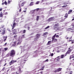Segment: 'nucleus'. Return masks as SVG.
<instances>
[{
    "instance_id": "f257e3e1",
    "label": "nucleus",
    "mask_w": 74,
    "mask_h": 74,
    "mask_svg": "<svg viewBox=\"0 0 74 74\" xmlns=\"http://www.w3.org/2000/svg\"><path fill=\"white\" fill-rule=\"evenodd\" d=\"M19 19L18 18H16L15 20L14 21V22L13 23V25L12 26V29H14L15 27V25H16V23L17 24L18 23V22L19 21Z\"/></svg>"
},
{
    "instance_id": "f03ea898",
    "label": "nucleus",
    "mask_w": 74,
    "mask_h": 74,
    "mask_svg": "<svg viewBox=\"0 0 74 74\" xmlns=\"http://www.w3.org/2000/svg\"><path fill=\"white\" fill-rule=\"evenodd\" d=\"M22 38H19L17 41L16 42V43H17V45H19L21 44L22 42Z\"/></svg>"
},
{
    "instance_id": "7ed1b4c3",
    "label": "nucleus",
    "mask_w": 74,
    "mask_h": 74,
    "mask_svg": "<svg viewBox=\"0 0 74 74\" xmlns=\"http://www.w3.org/2000/svg\"><path fill=\"white\" fill-rule=\"evenodd\" d=\"M40 36H41V34H37L36 35V38H35L34 40L35 41H37V40L40 38Z\"/></svg>"
},
{
    "instance_id": "20e7f679",
    "label": "nucleus",
    "mask_w": 74,
    "mask_h": 74,
    "mask_svg": "<svg viewBox=\"0 0 74 74\" xmlns=\"http://www.w3.org/2000/svg\"><path fill=\"white\" fill-rule=\"evenodd\" d=\"M15 51H14V50H12L11 51L10 54V56H13L15 55Z\"/></svg>"
},
{
    "instance_id": "39448f33",
    "label": "nucleus",
    "mask_w": 74,
    "mask_h": 74,
    "mask_svg": "<svg viewBox=\"0 0 74 74\" xmlns=\"http://www.w3.org/2000/svg\"><path fill=\"white\" fill-rule=\"evenodd\" d=\"M0 32L2 33V35H4L5 32V29L4 28L1 30Z\"/></svg>"
},
{
    "instance_id": "423d86ee",
    "label": "nucleus",
    "mask_w": 74,
    "mask_h": 74,
    "mask_svg": "<svg viewBox=\"0 0 74 74\" xmlns=\"http://www.w3.org/2000/svg\"><path fill=\"white\" fill-rule=\"evenodd\" d=\"M55 19V17H51L49 18L47 21L48 22H51V21H53Z\"/></svg>"
},
{
    "instance_id": "0eeeda50",
    "label": "nucleus",
    "mask_w": 74,
    "mask_h": 74,
    "mask_svg": "<svg viewBox=\"0 0 74 74\" xmlns=\"http://www.w3.org/2000/svg\"><path fill=\"white\" fill-rule=\"evenodd\" d=\"M62 70V68H59L57 70L54 71V73H57V72H59V71H61Z\"/></svg>"
},
{
    "instance_id": "6e6552de",
    "label": "nucleus",
    "mask_w": 74,
    "mask_h": 74,
    "mask_svg": "<svg viewBox=\"0 0 74 74\" xmlns=\"http://www.w3.org/2000/svg\"><path fill=\"white\" fill-rule=\"evenodd\" d=\"M69 50L67 51V52L66 53V54L67 55V54H69L70 53V52H71V51H72V50L71 49H70V48H68Z\"/></svg>"
},
{
    "instance_id": "1a4fd4ad",
    "label": "nucleus",
    "mask_w": 74,
    "mask_h": 74,
    "mask_svg": "<svg viewBox=\"0 0 74 74\" xmlns=\"http://www.w3.org/2000/svg\"><path fill=\"white\" fill-rule=\"evenodd\" d=\"M15 62H16V60H12L9 63L10 65H11L12 64H13V63H15Z\"/></svg>"
},
{
    "instance_id": "9d476101",
    "label": "nucleus",
    "mask_w": 74,
    "mask_h": 74,
    "mask_svg": "<svg viewBox=\"0 0 74 74\" xmlns=\"http://www.w3.org/2000/svg\"><path fill=\"white\" fill-rule=\"evenodd\" d=\"M51 38L52 39V41H54V42H56L57 41H58V39L55 38Z\"/></svg>"
},
{
    "instance_id": "9b49d317",
    "label": "nucleus",
    "mask_w": 74,
    "mask_h": 74,
    "mask_svg": "<svg viewBox=\"0 0 74 74\" xmlns=\"http://www.w3.org/2000/svg\"><path fill=\"white\" fill-rule=\"evenodd\" d=\"M51 42H52V41L51 40L48 41V43L47 44V45H51Z\"/></svg>"
},
{
    "instance_id": "f8f14e48",
    "label": "nucleus",
    "mask_w": 74,
    "mask_h": 74,
    "mask_svg": "<svg viewBox=\"0 0 74 74\" xmlns=\"http://www.w3.org/2000/svg\"><path fill=\"white\" fill-rule=\"evenodd\" d=\"M13 34H16L17 33L16 30V29H14L13 31Z\"/></svg>"
},
{
    "instance_id": "ddd939ff",
    "label": "nucleus",
    "mask_w": 74,
    "mask_h": 74,
    "mask_svg": "<svg viewBox=\"0 0 74 74\" xmlns=\"http://www.w3.org/2000/svg\"><path fill=\"white\" fill-rule=\"evenodd\" d=\"M3 38L4 39V42H5V41L6 40H7V36H3Z\"/></svg>"
},
{
    "instance_id": "4468645a",
    "label": "nucleus",
    "mask_w": 74,
    "mask_h": 74,
    "mask_svg": "<svg viewBox=\"0 0 74 74\" xmlns=\"http://www.w3.org/2000/svg\"><path fill=\"white\" fill-rule=\"evenodd\" d=\"M66 56H67V54H65L64 56V55H62L61 56V58L63 59V58H64V56L65 57Z\"/></svg>"
},
{
    "instance_id": "2eb2a0df",
    "label": "nucleus",
    "mask_w": 74,
    "mask_h": 74,
    "mask_svg": "<svg viewBox=\"0 0 74 74\" xmlns=\"http://www.w3.org/2000/svg\"><path fill=\"white\" fill-rule=\"evenodd\" d=\"M65 15L64 17L65 18V19H66V18H67L68 17V14L67 13L66 14H65Z\"/></svg>"
},
{
    "instance_id": "dca6fc26",
    "label": "nucleus",
    "mask_w": 74,
    "mask_h": 74,
    "mask_svg": "<svg viewBox=\"0 0 74 74\" xmlns=\"http://www.w3.org/2000/svg\"><path fill=\"white\" fill-rule=\"evenodd\" d=\"M59 27V24L57 23V24H56L54 25V27Z\"/></svg>"
},
{
    "instance_id": "f3484780",
    "label": "nucleus",
    "mask_w": 74,
    "mask_h": 74,
    "mask_svg": "<svg viewBox=\"0 0 74 74\" xmlns=\"http://www.w3.org/2000/svg\"><path fill=\"white\" fill-rule=\"evenodd\" d=\"M21 51L22 52H23V51H25L26 50V49H24L23 50V49H22V48H23V46H21L20 47V48H21Z\"/></svg>"
},
{
    "instance_id": "a211bd4d",
    "label": "nucleus",
    "mask_w": 74,
    "mask_h": 74,
    "mask_svg": "<svg viewBox=\"0 0 74 74\" xmlns=\"http://www.w3.org/2000/svg\"><path fill=\"white\" fill-rule=\"evenodd\" d=\"M36 17H37L36 21H38V20L39 19V18H40V16H37Z\"/></svg>"
},
{
    "instance_id": "6ab92c4d",
    "label": "nucleus",
    "mask_w": 74,
    "mask_h": 74,
    "mask_svg": "<svg viewBox=\"0 0 74 74\" xmlns=\"http://www.w3.org/2000/svg\"><path fill=\"white\" fill-rule=\"evenodd\" d=\"M72 11H73V10H69V11L68 12V14H71V12H72Z\"/></svg>"
},
{
    "instance_id": "aec40b11",
    "label": "nucleus",
    "mask_w": 74,
    "mask_h": 74,
    "mask_svg": "<svg viewBox=\"0 0 74 74\" xmlns=\"http://www.w3.org/2000/svg\"><path fill=\"white\" fill-rule=\"evenodd\" d=\"M25 28H27L28 27V24H26L25 26Z\"/></svg>"
},
{
    "instance_id": "412c9836",
    "label": "nucleus",
    "mask_w": 74,
    "mask_h": 74,
    "mask_svg": "<svg viewBox=\"0 0 74 74\" xmlns=\"http://www.w3.org/2000/svg\"><path fill=\"white\" fill-rule=\"evenodd\" d=\"M48 34V32H45L44 33L43 36H46V34Z\"/></svg>"
},
{
    "instance_id": "4be33fe9",
    "label": "nucleus",
    "mask_w": 74,
    "mask_h": 74,
    "mask_svg": "<svg viewBox=\"0 0 74 74\" xmlns=\"http://www.w3.org/2000/svg\"><path fill=\"white\" fill-rule=\"evenodd\" d=\"M0 16L1 17H3V13L2 12H1L0 13Z\"/></svg>"
},
{
    "instance_id": "5701e85b",
    "label": "nucleus",
    "mask_w": 74,
    "mask_h": 74,
    "mask_svg": "<svg viewBox=\"0 0 74 74\" xmlns=\"http://www.w3.org/2000/svg\"><path fill=\"white\" fill-rule=\"evenodd\" d=\"M54 30H58V28L57 27H56L53 28Z\"/></svg>"
},
{
    "instance_id": "b1692460",
    "label": "nucleus",
    "mask_w": 74,
    "mask_h": 74,
    "mask_svg": "<svg viewBox=\"0 0 74 74\" xmlns=\"http://www.w3.org/2000/svg\"><path fill=\"white\" fill-rule=\"evenodd\" d=\"M56 34H55V35L53 36L52 38H55L56 37Z\"/></svg>"
},
{
    "instance_id": "393cba45",
    "label": "nucleus",
    "mask_w": 74,
    "mask_h": 74,
    "mask_svg": "<svg viewBox=\"0 0 74 74\" xmlns=\"http://www.w3.org/2000/svg\"><path fill=\"white\" fill-rule=\"evenodd\" d=\"M33 5V2H31L29 5L31 6L32 5Z\"/></svg>"
},
{
    "instance_id": "a878e982",
    "label": "nucleus",
    "mask_w": 74,
    "mask_h": 74,
    "mask_svg": "<svg viewBox=\"0 0 74 74\" xmlns=\"http://www.w3.org/2000/svg\"><path fill=\"white\" fill-rule=\"evenodd\" d=\"M16 44V42H14V44L13 45V47H15V44Z\"/></svg>"
},
{
    "instance_id": "bb28decb",
    "label": "nucleus",
    "mask_w": 74,
    "mask_h": 74,
    "mask_svg": "<svg viewBox=\"0 0 74 74\" xmlns=\"http://www.w3.org/2000/svg\"><path fill=\"white\" fill-rule=\"evenodd\" d=\"M67 5H64L61 7H62V8H64V7H67Z\"/></svg>"
},
{
    "instance_id": "cd10ccee",
    "label": "nucleus",
    "mask_w": 74,
    "mask_h": 74,
    "mask_svg": "<svg viewBox=\"0 0 74 74\" xmlns=\"http://www.w3.org/2000/svg\"><path fill=\"white\" fill-rule=\"evenodd\" d=\"M48 28H49V26H48L47 27L45 28V29H48Z\"/></svg>"
},
{
    "instance_id": "c85d7f7f",
    "label": "nucleus",
    "mask_w": 74,
    "mask_h": 74,
    "mask_svg": "<svg viewBox=\"0 0 74 74\" xmlns=\"http://www.w3.org/2000/svg\"><path fill=\"white\" fill-rule=\"evenodd\" d=\"M72 57H70L69 58V59H70V60H71V58H74V56H73V55H72Z\"/></svg>"
},
{
    "instance_id": "c756f323",
    "label": "nucleus",
    "mask_w": 74,
    "mask_h": 74,
    "mask_svg": "<svg viewBox=\"0 0 74 74\" xmlns=\"http://www.w3.org/2000/svg\"><path fill=\"white\" fill-rule=\"evenodd\" d=\"M23 33H26V30H24L23 31Z\"/></svg>"
},
{
    "instance_id": "7c9ffc66",
    "label": "nucleus",
    "mask_w": 74,
    "mask_h": 74,
    "mask_svg": "<svg viewBox=\"0 0 74 74\" xmlns=\"http://www.w3.org/2000/svg\"><path fill=\"white\" fill-rule=\"evenodd\" d=\"M39 3H40V1H37L36 3V4H39Z\"/></svg>"
},
{
    "instance_id": "2f4dec72",
    "label": "nucleus",
    "mask_w": 74,
    "mask_h": 74,
    "mask_svg": "<svg viewBox=\"0 0 74 74\" xmlns=\"http://www.w3.org/2000/svg\"><path fill=\"white\" fill-rule=\"evenodd\" d=\"M23 15H22V16H21V19H24V18L22 17H23Z\"/></svg>"
},
{
    "instance_id": "473e14b6",
    "label": "nucleus",
    "mask_w": 74,
    "mask_h": 74,
    "mask_svg": "<svg viewBox=\"0 0 74 74\" xmlns=\"http://www.w3.org/2000/svg\"><path fill=\"white\" fill-rule=\"evenodd\" d=\"M19 31V29H16V32H17L18 33Z\"/></svg>"
},
{
    "instance_id": "72a5a7b5",
    "label": "nucleus",
    "mask_w": 74,
    "mask_h": 74,
    "mask_svg": "<svg viewBox=\"0 0 74 74\" xmlns=\"http://www.w3.org/2000/svg\"><path fill=\"white\" fill-rule=\"evenodd\" d=\"M4 49H5V51H7V50L8 49V48H4Z\"/></svg>"
},
{
    "instance_id": "f704fd0d",
    "label": "nucleus",
    "mask_w": 74,
    "mask_h": 74,
    "mask_svg": "<svg viewBox=\"0 0 74 74\" xmlns=\"http://www.w3.org/2000/svg\"><path fill=\"white\" fill-rule=\"evenodd\" d=\"M60 58H58L57 59V61H59V60H60Z\"/></svg>"
},
{
    "instance_id": "c9c22d12",
    "label": "nucleus",
    "mask_w": 74,
    "mask_h": 74,
    "mask_svg": "<svg viewBox=\"0 0 74 74\" xmlns=\"http://www.w3.org/2000/svg\"><path fill=\"white\" fill-rule=\"evenodd\" d=\"M4 4L5 5H7V3L6 1H5Z\"/></svg>"
},
{
    "instance_id": "e433bc0d",
    "label": "nucleus",
    "mask_w": 74,
    "mask_h": 74,
    "mask_svg": "<svg viewBox=\"0 0 74 74\" xmlns=\"http://www.w3.org/2000/svg\"><path fill=\"white\" fill-rule=\"evenodd\" d=\"M25 35H23L22 36V38H25Z\"/></svg>"
},
{
    "instance_id": "4c0bfd02",
    "label": "nucleus",
    "mask_w": 74,
    "mask_h": 74,
    "mask_svg": "<svg viewBox=\"0 0 74 74\" xmlns=\"http://www.w3.org/2000/svg\"><path fill=\"white\" fill-rule=\"evenodd\" d=\"M40 71H42V70H44V69L41 68L40 69Z\"/></svg>"
},
{
    "instance_id": "58836bf2",
    "label": "nucleus",
    "mask_w": 74,
    "mask_h": 74,
    "mask_svg": "<svg viewBox=\"0 0 74 74\" xmlns=\"http://www.w3.org/2000/svg\"><path fill=\"white\" fill-rule=\"evenodd\" d=\"M19 71H20V73H22V72H23V71H21L20 69H19Z\"/></svg>"
},
{
    "instance_id": "ea45409f",
    "label": "nucleus",
    "mask_w": 74,
    "mask_h": 74,
    "mask_svg": "<svg viewBox=\"0 0 74 74\" xmlns=\"http://www.w3.org/2000/svg\"><path fill=\"white\" fill-rule=\"evenodd\" d=\"M7 43H5V44H4V46H6V45H7Z\"/></svg>"
},
{
    "instance_id": "a19ab883",
    "label": "nucleus",
    "mask_w": 74,
    "mask_h": 74,
    "mask_svg": "<svg viewBox=\"0 0 74 74\" xmlns=\"http://www.w3.org/2000/svg\"><path fill=\"white\" fill-rule=\"evenodd\" d=\"M35 10H32V13H33V14H34V12H35V11H35Z\"/></svg>"
},
{
    "instance_id": "79ce46f5",
    "label": "nucleus",
    "mask_w": 74,
    "mask_h": 74,
    "mask_svg": "<svg viewBox=\"0 0 74 74\" xmlns=\"http://www.w3.org/2000/svg\"><path fill=\"white\" fill-rule=\"evenodd\" d=\"M56 37L57 38H59V35H56Z\"/></svg>"
},
{
    "instance_id": "37998d69",
    "label": "nucleus",
    "mask_w": 74,
    "mask_h": 74,
    "mask_svg": "<svg viewBox=\"0 0 74 74\" xmlns=\"http://www.w3.org/2000/svg\"><path fill=\"white\" fill-rule=\"evenodd\" d=\"M16 37H17V35L14 36V38H16Z\"/></svg>"
},
{
    "instance_id": "c03bdc74",
    "label": "nucleus",
    "mask_w": 74,
    "mask_h": 74,
    "mask_svg": "<svg viewBox=\"0 0 74 74\" xmlns=\"http://www.w3.org/2000/svg\"><path fill=\"white\" fill-rule=\"evenodd\" d=\"M39 10H40V9L39 8L36 9V11H39Z\"/></svg>"
},
{
    "instance_id": "a18cd8bd",
    "label": "nucleus",
    "mask_w": 74,
    "mask_h": 74,
    "mask_svg": "<svg viewBox=\"0 0 74 74\" xmlns=\"http://www.w3.org/2000/svg\"><path fill=\"white\" fill-rule=\"evenodd\" d=\"M11 1H8V4H10V2H11Z\"/></svg>"
},
{
    "instance_id": "49530a36",
    "label": "nucleus",
    "mask_w": 74,
    "mask_h": 74,
    "mask_svg": "<svg viewBox=\"0 0 74 74\" xmlns=\"http://www.w3.org/2000/svg\"><path fill=\"white\" fill-rule=\"evenodd\" d=\"M70 42L71 41V42H73L74 41V40H69Z\"/></svg>"
},
{
    "instance_id": "de8ad7c7",
    "label": "nucleus",
    "mask_w": 74,
    "mask_h": 74,
    "mask_svg": "<svg viewBox=\"0 0 74 74\" xmlns=\"http://www.w3.org/2000/svg\"><path fill=\"white\" fill-rule=\"evenodd\" d=\"M53 56V53H52L51 54V56Z\"/></svg>"
},
{
    "instance_id": "09e8293b",
    "label": "nucleus",
    "mask_w": 74,
    "mask_h": 74,
    "mask_svg": "<svg viewBox=\"0 0 74 74\" xmlns=\"http://www.w3.org/2000/svg\"><path fill=\"white\" fill-rule=\"evenodd\" d=\"M5 70V67H4L2 69L3 71H4Z\"/></svg>"
},
{
    "instance_id": "8fccbe9b",
    "label": "nucleus",
    "mask_w": 74,
    "mask_h": 74,
    "mask_svg": "<svg viewBox=\"0 0 74 74\" xmlns=\"http://www.w3.org/2000/svg\"><path fill=\"white\" fill-rule=\"evenodd\" d=\"M24 3H22L21 4V6H23V4Z\"/></svg>"
},
{
    "instance_id": "3c124183",
    "label": "nucleus",
    "mask_w": 74,
    "mask_h": 74,
    "mask_svg": "<svg viewBox=\"0 0 74 74\" xmlns=\"http://www.w3.org/2000/svg\"><path fill=\"white\" fill-rule=\"evenodd\" d=\"M42 71H41L40 72L38 73V74L39 73H41V74H42Z\"/></svg>"
},
{
    "instance_id": "603ef678",
    "label": "nucleus",
    "mask_w": 74,
    "mask_h": 74,
    "mask_svg": "<svg viewBox=\"0 0 74 74\" xmlns=\"http://www.w3.org/2000/svg\"><path fill=\"white\" fill-rule=\"evenodd\" d=\"M0 11H2V8H0Z\"/></svg>"
},
{
    "instance_id": "864d4df0",
    "label": "nucleus",
    "mask_w": 74,
    "mask_h": 74,
    "mask_svg": "<svg viewBox=\"0 0 74 74\" xmlns=\"http://www.w3.org/2000/svg\"><path fill=\"white\" fill-rule=\"evenodd\" d=\"M7 14H8V13H7V12H5V15H7Z\"/></svg>"
},
{
    "instance_id": "5fc2aeb1",
    "label": "nucleus",
    "mask_w": 74,
    "mask_h": 74,
    "mask_svg": "<svg viewBox=\"0 0 74 74\" xmlns=\"http://www.w3.org/2000/svg\"><path fill=\"white\" fill-rule=\"evenodd\" d=\"M23 12H26V10H24L23 11Z\"/></svg>"
},
{
    "instance_id": "6e6d98bb",
    "label": "nucleus",
    "mask_w": 74,
    "mask_h": 74,
    "mask_svg": "<svg viewBox=\"0 0 74 74\" xmlns=\"http://www.w3.org/2000/svg\"><path fill=\"white\" fill-rule=\"evenodd\" d=\"M45 67L44 66H43V67H42V69H43V70H44V68H45Z\"/></svg>"
},
{
    "instance_id": "4d7b16f0",
    "label": "nucleus",
    "mask_w": 74,
    "mask_h": 74,
    "mask_svg": "<svg viewBox=\"0 0 74 74\" xmlns=\"http://www.w3.org/2000/svg\"><path fill=\"white\" fill-rule=\"evenodd\" d=\"M6 64H7V63H5V64L4 65V66H6Z\"/></svg>"
},
{
    "instance_id": "13d9d810",
    "label": "nucleus",
    "mask_w": 74,
    "mask_h": 74,
    "mask_svg": "<svg viewBox=\"0 0 74 74\" xmlns=\"http://www.w3.org/2000/svg\"><path fill=\"white\" fill-rule=\"evenodd\" d=\"M74 42H72L71 44H74Z\"/></svg>"
},
{
    "instance_id": "bf43d9fd",
    "label": "nucleus",
    "mask_w": 74,
    "mask_h": 74,
    "mask_svg": "<svg viewBox=\"0 0 74 74\" xmlns=\"http://www.w3.org/2000/svg\"><path fill=\"white\" fill-rule=\"evenodd\" d=\"M62 4H64V5H66V4H65V3H62Z\"/></svg>"
},
{
    "instance_id": "052dcab7",
    "label": "nucleus",
    "mask_w": 74,
    "mask_h": 74,
    "mask_svg": "<svg viewBox=\"0 0 74 74\" xmlns=\"http://www.w3.org/2000/svg\"><path fill=\"white\" fill-rule=\"evenodd\" d=\"M46 61H48V59H47V60H45V62H46Z\"/></svg>"
},
{
    "instance_id": "680f3d73",
    "label": "nucleus",
    "mask_w": 74,
    "mask_h": 74,
    "mask_svg": "<svg viewBox=\"0 0 74 74\" xmlns=\"http://www.w3.org/2000/svg\"><path fill=\"white\" fill-rule=\"evenodd\" d=\"M72 25V26H73V27H74V24H73Z\"/></svg>"
},
{
    "instance_id": "e2e57ef3",
    "label": "nucleus",
    "mask_w": 74,
    "mask_h": 74,
    "mask_svg": "<svg viewBox=\"0 0 74 74\" xmlns=\"http://www.w3.org/2000/svg\"><path fill=\"white\" fill-rule=\"evenodd\" d=\"M19 11H20V12H21V9H20Z\"/></svg>"
},
{
    "instance_id": "0e129e2a",
    "label": "nucleus",
    "mask_w": 74,
    "mask_h": 74,
    "mask_svg": "<svg viewBox=\"0 0 74 74\" xmlns=\"http://www.w3.org/2000/svg\"><path fill=\"white\" fill-rule=\"evenodd\" d=\"M8 31H9V32H10V31H11V30H10V29H9V30H8Z\"/></svg>"
},
{
    "instance_id": "69168bd1",
    "label": "nucleus",
    "mask_w": 74,
    "mask_h": 74,
    "mask_svg": "<svg viewBox=\"0 0 74 74\" xmlns=\"http://www.w3.org/2000/svg\"><path fill=\"white\" fill-rule=\"evenodd\" d=\"M23 61H27V60H23Z\"/></svg>"
},
{
    "instance_id": "338daca9",
    "label": "nucleus",
    "mask_w": 74,
    "mask_h": 74,
    "mask_svg": "<svg viewBox=\"0 0 74 74\" xmlns=\"http://www.w3.org/2000/svg\"><path fill=\"white\" fill-rule=\"evenodd\" d=\"M2 5H4V3H3L2 4Z\"/></svg>"
},
{
    "instance_id": "774afa93",
    "label": "nucleus",
    "mask_w": 74,
    "mask_h": 74,
    "mask_svg": "<svg viewBox=\"0 0 74 74\" xmlns=\"http://www.w3.org/2000/svg\"><path fill=\"white\" fill-rule=\"evenodd\" d=\"M74 18H73V19H72V21H74Z\"/></svg>"
}]
</instances>
